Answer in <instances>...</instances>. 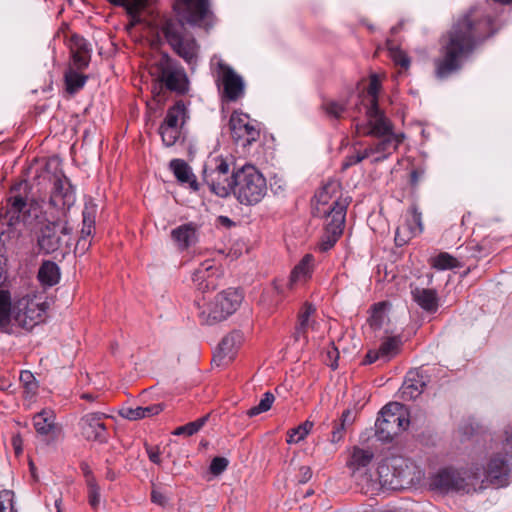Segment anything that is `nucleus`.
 I'll use <instances>...</instances> for the list:
<instances>
[{"label":"nucleus","mask_w":512,"mask_h":512,"mask_svg":"<svg viewBox=\"0 0 512 512\" xmlns=\"http://www.w3.org/2000/svg\"><path fill=\"white\" fill-rule=\"evenodd\" d=\"M19 379L20 382L23 384L27 395L33 396L36 394L38 385L34 375L30 371H22L20 373Z\"/></svg>","instance_id":"nucleus-51"},{"label":"nucleus","mask_w":512,"mask_h":512,"mask_svg":"<svg viewBox=\"0 0 512 512\" xmlns=\"http://www.w3.org/2000/svg\"><path fill=\"white\" fill-rule=\"evenodd\" d=\"M37 278L43 286L52 287L60 280L59 266L50 260L43 261L41 264Z\"/></svg>","instance_id":"nucleus-26"},{"label":"nucleus","mask_w":512,"mask_h":512,"mask_svg":"<svg viewBox=\"0 0 512 512\" xmlns=\"http://www.w3.org/2000/svg\"><path fill=\"white\" fill-rule=\"evenodd\" d=\"M402 341L399 337H389L385 339L378 348V354L381 355L384 363L391 360L400 351Z\"/></svg>","instance_id":"nucleus-35"},{"label":"nucleus","mask_w":512,"mask_h":512,"mask_svg":"<svg viewBox=\"0 0 512 512\" xmlns=\"http://www.w3.org/2000/svg\"><path fill=\"white\" fill-rule=\"evenodd\" d=\"M380 485L389 490H402L418 483L422 472L418 466L403 456L384 459L377 469Z\"/></svg>","instance_id":"nucleus-2"},{"label":"nucleus","mask_w":512,"mask_h":512,"mask_svg":"<svg viewBox=\"0 0 512 512\" xmlns=\"http://www.w3.org/2000/svg\"><path fill=\"white\" fill-rule=\"evenodd\" d=\"M274 400H275L274 395L271 392H266L263 395V398L259 401V403L255 406L251 407L248 410V412H247L248 416L254 417L263 412L268 411L271 408Z\"/></svg>","instance_id":"nucleus-49"},{"label":"nucleus","mask_w":512,"mask_h":512,"mask_svg":"<svg viewBox=\"0 0 512 512\" xmlns=\"http://www.w3.org/2000/svg\"><path fill=\"white\" fill-rule=\"evenodd\" d=\"M66 90L74 94L82 89L87 81V76L78 73L73 68H69L64 75Z\"/></svg>","instance_id":"nucleus-36"},{"label":"nucleus","mask_w":512,"mask_h":512,"mask_svg":"<svg viewBox=\"0 0 512 512\" xmlns=\"http://www.w3.org/2000/svg\"><path fill=\"white\" fill-rule=\"evenodd\" d=\"M188 118L187 109L182 100L177 101L167 110L166 116L162 124L168 127L181 128Z\"/></svg>","instance_id":"nucleus-27"},{"label":"nucleus","mask_w":512,"mask_h":512,"mask_svg":"<svg viewBox=\"0 0 512 512\" xmlns=\"http://www.w3.org/2000/svg\"><path fill=\"white\" fill-rule=\"evenodd\" d=\"M171 239L180 251L187 250L198 242V226L193 222L179 225L171 231Z\"/></svg>","instance_id":"nucleus-21"},{"label":"nucleus","mask_w":512,"mask_h":512,"mask_svg":"<svg viewBox=\"0 0 512 512\" xmlns=\"http://www.w3.org/2000/svg\"><path fill=\"white\" fill-rule=\"evenodd\" d=\"M381 89V83L376 74L371 75L369 85L367 88L366 95H363L361 104L364 107L377 106L378 105V94Z\"/></svg>","instance_id":"nucleus-37"},{"label":"nucleus","mask_w":512,"mask_h":512,"mask_svg":"<svg viewBox=\"0 0 512 512\" xmlns=\"http://www.w3.org/2000/svg\"><path fill=\"white\" fill-rule=\"evenodd\" d=\"M73 228L65 216L58 215L41 226L37 236V244L44 254L64 256L69 253L72 242Z\"/></svg>","instance_id":"nucleus-4"},{"label":"nucleus","mask_w":512,"mask_h":512,"mask_svg":"<svg viewBox=\"0 0 512 512\" xmlns=\"http://www.w3.org/2000/svg\"><path fill=\"white\" fill-rule=\"evenodd\" d=\"M363 161V156H360L359 150H354L351 154L347 155L342 162V169L346 170L353 165Z\"/></svg>","instance_id":"nucleus-58"},{"label":"nucleus","mask_w":512,"mask_h":512,"mask_svg":"<svg viewBox=\"0 0 512 512\" xmlns=\"http://www.w3.org/2000/svg\"><path fill=\"white\" fill-rule=\"evenodd\" d=\"M384 303H377L373 306L372 314L369 318L370 326L378 329L382 326L384 320Z\"/></svg>","instance_id":"nucleus-52"},{"label":"nucleus","mask_w":512,"mask_h":512,"mask_svg":"<svg viewBox=\"0 0 512 512\" xmlns=\"http://www.w3.org/2000/svg\"><path fill=\"white\" fill-rule=\"evenodd\" d=\"M243 343L244 334L240 330H233L226 335V359L235 360Z\"/></svg>","instance_id":"nucleus-34"},{"label":"nucleus","mask_w":512,"mask_h":512,"mask_svg":"<svg viewBox=\"0 0 512 512\" xmlns=\"http://www.w3.org/2000/svg\"><path fill=\"white\" fill-rule=\"evenodd\" d=\"M341 235L342 230L335 231L325 227V232L318 244L319 250L321 252H327L330 250L336 244Z\"/></svg>","instance_id":"nucleus-48"},{"label":"nucleus","mask_w":512,"mask_h":512,"mask_svg":"<svg viewBox=\"0 0 512 512\" xmlns=\"http://www.w3.org/2000/svg\"><path fill=\"white\" fill-rule=\"evenodd\" d=\"M224 293L221 291L215 297V302L210 304L209 311L202 313V317L206 324L215 325L224 319Z\"/></svg>","instance_id":"nucleus-31"},{"label":"nucleus","mask_w":512,"mask_h":512,"mask_svg":"<svg viewBox=\"0 0 512 512\" xmlns=\"http://www.w3.org/2000/svg\"><path fill=\"white\" fill-rule=\"evenodd\" d=\"M431 486L441 492L474 493L484 490L479 483V476L473 470H455L445 468L440 470L431 481Z\"/></svg>","instance_id":"nucleus-6"},{"label":"nucleus","mask_w":512,"mask_h":512,"mask_svg":"<svg viewBox=\"0 0 512 512\" xmlns=\"http://www.w3.org/2000/svg\"><path fill=\"white\" fill-rule=\"evenodd\" d=\"M70 52L91 53V48L86 39L79 35H73L70 40Z\"/></svg>","instance_id":"nucleus-55"},{"label":"nucleus","mask_w":512,"mask_h":512,"mask_svg":"<svg viewBox=\"0 0 512 512\" xmlns=\"http://www.w3.org/2000/svg\"><path fill=\"white\" fill-rule=\"evenodd\" d=\"M159 81L166 89L184 94L188 91V78L184 68L168 54H162L156 62Z\"/></svg>","instance_id":"nucleus-10"},{"label":"nucleus","mask_w":512,"mask_h":512,"mask_svg":"<svg viewBox=\"0 0 512 512\" xmlns=\"http://www.w3.org/2000/svg\"><path fill=\"white\" fill-rule=\"evenodd\" d=\"M224 471V457H215L209 467V472L213 476H218Z\"/></svg>","instance_id":"nucleus-59"},{"label":"nucleus","mask_w":512,"mask_h":512,"mask_svg":"<svg viewBox=\"0 0 512 512\" xmlns=\"http://www.w3.org/2000/svg\"><path fill=\"white\" fill-rule=\"evenodd\" d=\"M73 66L77 70H84L89 66L91 53L71 52Z\"/></svg>","instance_id":"nucleus-53"},{"label":"nucleus","mask_w":512,"mask_h":512,"mask_svg":"<svg viewBox=\"0 0 512 512\" xmlns=\"http://www.w3.org/2000/svg\"><path fill=\"white\" fill-rule=\"evenodd\" d=\"M33 424L38 434L47 436L55 429V415L51 410H42L33 417Z\"/></svg>","instance_id":"nucleus-29"},{"label":"nucleus","mask_w":512,"mask_h":512,"mask_svg":"<svg viewBox=\"0 0 512 512\" xmlns=\"http://www.w3.org/2000/svg\"><path fill=\"white\" fill-rule=\"evenodd\" d=\"M335 184L329 183L325 185L322 190L316 194L317 202L323 207H318V212H321L326 217V225L331 230H342L345 224L346 210L348 207L347 198L333 200L329 204V193L334 189Z\"/></svg>","instance_id":"nucleus-11"},{"label":"nucleus","mask_w":512,"mask_h":512,"mask_svg":"<svg viewBox=\"0 0 512 512\" xmlns=\"http://www.w3.org/2000/svg\"><path fill=\"white\" fill-rule=\"evenodd\" d=\"M458 266V260L446 252H441L432 259V267L437 270L453 269Z\"/></svg>","instance_id":"nucleus-44"},{"label":"nucleus","mask_w":512,"mask_h":512,"mask_svg":"<svg viewBox=\"0 0 512 512\" xmlns=\"http://www.w3.org/2000/svg\"><path fill=\"white\" fill-rule=\"evenodd\" d=\"M321 109L325 112V114L331 118L338 120L342 117L343 113L346 111V104L340 103L336 100L326 99L323 100L321 104Z\"/></svg>","instance_id":"nucleus-42"},{"label":"nucleus","mask_w":512,"mask_h":512,"mask_svg":"<svg viewBox=\"0 0 512 512\" xmlns=\"http://www.w3.org/2000/svg\"><path fill=\"white\" fill-rule=\"evenodd\" d=\"M315 312V308L311 305L306 303L299 315H298V326L296 328L295 332V338L296 340H299L301 336L305 337V334L308 330V328L314 329L315 322L310 321V316Z\"/></svg>","instance_id":"nucleus-33"},{"label":"nucleus","mask_w":512,"mask_h":512,"mask_svg":"<svg viewBox=\"0 0 512 512\" xmlns=\"http://www.w3.org/2000/svg\"><path fill=\"white\" fill-rule=\"evenodd\" d=\"M27 188L26 182H19L11 187L7 195L2 215L9 226L19 222L31 224L39 217L40 206L35 200L29 199Z\"/></svg>","instance_id":"nucleus-5"},{"label":"nucleus","mask_w":512,"mask_h":512,"mask_svg":"<svg viewBox=\"0 0 512 512\" xmlns=\"http://www.w3.org/2000/svg\"><path fill=\"white\" fill-rule=\"evenodd\" d=\"M378 141L373 145L376 156L371 159L372 163H379L388 159L399 147L404 139L403 134H389L377 137Z\"/></svg>","instance_id":"nucleus-20"},{"label":"nucleus","mask_w":512,"mask_h":512,"mask_svg":"<svg viewBox=\"0 0 512 512\" xmlns=\"http://www.w3.org/2000/svg\"><path fill=\"white\" fill-rule=\"evenodd\" d=\"M187 19L193 24H200L209 13L208 0H177Z\"/></svg>","instance_id":"nucleus-23"},{"label":"nucleus","mask_w":512,"mask_h":512,"mask_svg":"<svg viewBox=\"0 0 512 512\" xmlns=\"http://www.w3.org/2000/svg\"><path fill=\"white\" fill-rule=\"evenodd\" d=\"M393 61H394L395 65L399 66L400 68H402L404 70H407L411 63L409 56L401 50L396 51L393 54Z\"/></svg>","instance_id":"nucleus-57"},{"label":"nucleus","mask_w":512,"mask_h":512,"mask_svg":"<svg viewBox=\"0 0 512 512\" xmlns=\"http://www.w3.org/2000/svg\"><path fill=\"white\" fill-rule=\"evenodd\" d=\"M151 501L157 505L165 506L167 503V498L163 493L158 490H152L151 492Z\"/></svg>","instance_id":"nucleus-63"},{"label":"nucleus","mask_w":512,"mask_h":512,"mask_svg":"<svg viewBox=\"0 0 512 512\" xmlns=\"http://www.w3.org/2000/svg\"><path fill=\"white\" fill-rule=\"evenodd\" d=\"M165 39L173 51L189 65L196 62L198 46L195 39L178 20H167L162 28Z\"/></svg>","instance_id":"nucleus-7"},{"label":"nucleus","mask_w":512,"mask_h":512,"mask_svg":"<svg viewBox=\"0 0 512 512\" xmlns=\"http://www.w3.org/2000/svg\"><path fill=\"white\" fill-rule=\"evenodd\" d=\"M231 139L246 154L249 147L260 138V129L247 114L234 112L229 120Z\"/></svg>","instance_id":"nucleus-12"},{"label":"nucleus","mask_w":512,"mask_h":512,"mask_svg":"<svg viewBox=\"0 0 512 512\" xmlns=\"http://www.w3.org/2000/svg\"><path fill=\"white\" fill-rule=\"evenodd\" d=\"M373 457L374 454L369 449L354 447L350 459L347 462V466L354 474L357 471L368 467L373 460Z\"/></svg>","instance_id":"nucleus-28"},{"label":"nucleus","mask_w":512,"mask_h":512,"mask_svg":"<svg viewBox=\"0 0 512 512\" xmlns=\"http://www.w3.org/2000/svg\"><path fill=\"white\" fill-rule=\"evenodd\" d=\"M502 27L489 3L471 7L442 37L439 56L434 59L435 77L445 80L459 72L464 61Z\"/></svg>","instance_id":"nucleus-1"},{"label":"nucleus","mask_w":512,"mask_h":512,"mask_svg":"<svg viewBox=\"0 0 512 512\" xmlns=\"http://www.w3.org/2000/svg\"><path fill=\"white\" fill-rule=\"evenodd\" d=\"M229 187L236 199L245 205L259 203L267 192L265 177L253 165H244L236 170L231 176Z\"/></svg>","instance_id":"nucleus-3"},{"label":"nucleus","mask_w":512,"mask_h":512,"mask_svg":"<svg viewBox=\"0 0 512 512\" xmlns=\"http://www.w3.org/2000/svg\"><path fill=\"white\" fill-rule=\"evenodd\" d=\"M246 83L243 77L226 65V102H237L245 96Z\"/></svg>","instance_id":"nucleus-22"},{"label":"nucleus","mask_w":512,"mask_h":512,"mask_svg":"<svg viewBox=\"0 0 512 512\" xmlns=\"http://www.w3.org/2000/svg\"><path fill=\"white\" fill-rule=\"evenodd\" d=\"M426 387V377L417 370L409 371L399 389V396L404 401L418 398Z\"/></svg>","instance_id":"nucleus-19"},{"label":"nucleus","mask_w":512,"mask_h":512,"mask_svg":"<svg viewBox=\"0 0 512 512\" xmlns=\"http://www.w3.org/2000/svg\"><path fill=\"white\" fill-rule=\"evenodd\" d=\"M12 501V493L10 491L4 490L0 492V512H6L7 503H11Z\"/></svg>","instance_id":"nucleus-62"},{"label":"nucleus","mask_w":512,"mask_h":512,"mask_svg":"<svg viewBox=\"0 0 512 512\" xmlns=\"http://www.w3.org/2000/svg\"><path fill=\"white\" fill-rule=\"evenodd\" d=\"M213 75L218 87L221 102V111L224 112V62L222 59L213 58L211 61Z\"/></svg>","instance_id":"nucleus-39"},{"label":"nucleus","mask_w":512,"mask_h":512,"mask_svg":"<svg viewBox=\"0 0 512 512\" xmlns=\"http://www.w3.org/2000/svg\"><path fill=\"white\" fill-rule=\"evenodd\" d=\"M88 501L93 509H97L100 504V488L93 479L88 480Z\"/></svg>","instance_id":"nucleus-54"},{"label":"nucleus","mask_w":512,"mask_h":512,"mask_svg":"<svg viewBox=\"0 0 512 512\" xmlns=\"http://www.w3.org/2000/svg\"><path fill=\"white\" fill-rule=\"evenodd\" d=\"M180 130L181 128L178 127H168L167 125L161 124L159 127V133L163 144L166 147L173 146L180 138Z\"/></svg>","instance_id":"nucleus-46"},{"label":"nucleus","mask_w":512,"mask_h":512,"mask_svg":"<svg viewBox=\"0 0 512 512\" xmlns=\"http://www.w3.org/2000/svg\"><path fill=\"white\" fill-rule=\"evenodd\" d=\"M312 427L313 423L307 420L304 423L300 424L298 427L289 430L287 443H299L308 435Z\"/></svg>","instance_id":"nucleus-47"},{"label":"nucleus","mask_w":512,"mask_h":512,"mask_svg":"<svg viewBox=\"0 0 512 512\" xmlns=\"http://www.w3.org/2000/svg\"><path fill=\"white\" fill-rule=\"evenodd\" d=\"M107 1L114 6L124 8L127 14H133L138 9H145L149 4V0H107Z\"/></svg>","instance_id":"nucleus-45"},{"label":"nucleus","mask_w":512,"mask_h":512,"mask_svg":"<svg viewBox=\"0 0 512 512\" xmlns=\"http://www.w3.org/2000/svg\"><path fill=\"white\" fill-rule=\"evenodd\" d=\"M313 261V256L311 254H306L299 264L294 267L289 278L290 287L295 283L306 280L310 277L313 268Z\"/></svg>","instance_id":"nucleus-30"},{"label":"nucleus","mask_w":512,"mask_h":512,"mask_svg":"<svg viewBox=\"0 0 512 512\" xmlns=\"http://www.w3.org/2000/svg\"><path fill=\"white\" fill-rule=\"evenodd\" d=\"M400 411L401 406L397 403H390L382 408L381 416L377 418L375 423L376 435L379 440L390 442L395 436L407 429L409 420Z\"/></svg>","instance_id":"nucleus-9"},{"label":"nucleus","mask_w":512,"mask_h":512,"mask_svg":"<svg viewBox=\"0 0 512 512\" xmlns=\"http://www.w3.org/2000/svg\"><path fill=\"white\" fill-rule=\"evenodd\" d=\"M48 304L41 296L26 295L13 304L12 316L22 328L31 330L45 321Z\"/></svg>","instance_id":"nucleus-8"},{"label":"nucleus","mask_w":512,"mask_h":512,"mask_svg":"<svg viewBox=\"0 0 512 512\" xmlns=\"http://www.w3.org/2000/svg\"><path fill=\"white\" fill-rule=\"evenodd\" d=\"M502 450L512 459V427L505 431V439L502 445Z\"/></svg>","instance_id":"nucleus-60"},{"label":"nucleus","mask_w":512,"mask_h":512,"mask_svg":"<svg viewBox=\"0 0 512 512\" xmlns=\"http://www.w3.org/2000/svg\"><path fill=\"white\" fill-rule=\"evenodd\" d=\"M107 415L100 412L87 413L81 417L79 428L81 435L87 441L105 442L107 440V428L104 420Z\"/></svg>","instance_id":"nucleus-17"},{"label":"nucleus","mask_w":512,"mask_h":512,"mask_svg":"<svg viewBox=\"0 0 512 512\" xmlns=\"http://www.w3.org/2000/svg\"><path fill=\"white\" fill-rule=\"evenodd\" d=\"M410 214L411 216L407 220L406 225L403 226V229L408 230V237H414L423 231L422 216L415 206L410 208Z\"/></svg>","instance_id":"nucleus-41"},{"label":"nucleus","mask_w":512,"mask_h":512,"mask_svg":"<svg viewBox=\"0 0 512 512\" xmlns=\"http://www.w3.org/2000/svg\"><path fill=\"white\" fill-rule=\"evenodd\" d=\"M413 300L426 312L434 313L438 309V296L434 289L416 287L411 291Z\"/></svg>","instance_id":"nucleus-24"},{"label":"nucleus","mask_w":512,"mask_h":512,"mask_svg":"<svg viewBox=\"0 0 512 512\" xmlns=\"http://www.w3.org/2000/svg\"><path fill=\"white\" fill-rule=\"evenodd\" d=\"M365 114L367 122L363 124H356V130L359 134L374 137L396 134L393 131L392 122L379 108V105L365 107Z\"/></svg>","instance_id":"nucleus-15"},{"label":"nucleus","mask_w":512,"mask_h":512,"mask_svg":"<svg viewBox=\"0 0 512 512\" xmlns=\"http://www.w3.org/2000/svg\"><path fill=\"white\" fill-rule=\"evenodd\" d=\"M119 414L121 417L131 420V421L143 419V410H142V407H140V406L135 407V408H131V407L122 408L119 411Z\"/></svg>","instance_id":"nucleus-56"},{"label":"nucleus","mask_w":512,"mask_h":512,"mask_svg":"<svg viewBox=\"0 0 512 512\" xmlns=\"http://www.w3.org/2000/svg\"><path fill=\"white\" fill-rule=\"evenodd\" d=\"M244 300V291L240 287L226 290V315L235 313Z\"/></svg>","instance_id":"nucleus-38"},{"label":"nucleus","mask_w":512,"mask_h":512,"mask_svg":"<svg viewBox=\"0 0 512 512\" xmlns=\"http://www.w3.org/2000/svg\"><path fill=\"white\" fill-rule=\"evenodd\" d=\"M83 225L81 229V237H92L95 230V205L86 204L82 212Z\"/></svg>","instance_id":"nucleus-40"},{"label":"nucleus","mask_w":512,"mask_h":512,"mask_svg":"<svg viewBox=\"0 0 512 512\" xmlns=\"http://www.w3.org/2000/svg\"><path fill=\"white\" fill-rule=\"evenodd\" d=\"M221 275V264H217L214 259H208L202 262L194 271L192 280L199 290L205 292L216 288L217 280L221 278Z\"/></svg>","instance_id":"nucleus-18"},{"label":"nucleus","mask_w":512,"mask_h":512,"mask_svg":"<svg viewBox=\"0 0 512 512\" xmlns=\"http://www.w3.org/2000/svg\"><path fill=\"white\" fill-rule=\"evenodd\" d=\"M351 412L349 410H345L342 413L341 422L335 423L332 433H331V441L333 443L339 442L344 435L345 425L350 420Z\"/></svg>","instance_id":"nucleus-50"},{"label":"nucleus","mask_w":512,"mask_h":512,"mask_svg":"<svg viewBox=\"0 0 512 512\" xmlns=\"http://www.w3.org/2000/svg\"><path fill=\"white\" fill-rule=\"evenodd\" d=\"M52 184L49 204L58 210V214L66 216V211L74 205L76 196L70 180L59 170L50 178Z\"/></svg>","instance_id":"nucleus-13"},{"label":"nucleus","mask_w":512,"mask_h":512,"mask_svg":"<svg viewBox=\"0 0 512 512\" xmlns=\"http://www.w3.org/2000/svg\"><path fill=\"white\" fill-rule=\"evenodd\" d=\"M210 415L207 414L195 421L189 422L183 426L177 427L173 434L174 435H186V436H192L195 433H197L208 421Z\"/></svg>","instance_id":"nucleus-43"},{"label":"nucleus","mask_w":512,"mask_h":512,"mask_svg":"<svg viewBox=\"0 0 512 512\" xmlns=\"http://www.w3.org/2000/svg\"><path fill=\"white\" fill-rule=\"evenodd\" d=\"M91 244H92L91 239L80 236L76 243V250L81 251L82 253H85L86 251L89 250V248L91 247Z\"/></svg>","instance_id":"nucleus-64"},{"label":"nucleus","mask_w":512,"mask_h":512,"mask_svg":"<svg viewBox=\"0 0 512 512\" xmlns=\"http://www.w3.org/2000/svg\"><path fill=\"white\" fill-rule=\"evenodd\" d=\"M13 305L9 291L0 290V329L7 330L11 321Z\"/></svg>","instance_id":"nucleus-32"},{"label":"nucleus","mask_w":512,"mask_h":512,"mask_svg":"<svg viewBox=\"0 0 512 512\" xmlns=\"http://www.w3.org/2000/svg\"><path fill=\"white\" fill-rule=\"evenodd\" d=\"M169 166L179 182L188 183L193 190L198 189L195 175L192 173L191 168L184 160L173 159L170 161Z\"/></svg>","instance_id":"nucleus-25"},{"label":"nucleus","mask_w":512,"mask_h":512,"mask_svg":"<svg viewBox=\"0 0 512 512\" xmlns=\"http://www.w3.org/2000/svg\"><path fill=\"white\" fill-rule=\"evenodd\" d=\"M142 410L143 418H147L159 414L163 410V405L160 403L152 404L146 407H142Z\"/></svg>","instance_id":"nucleus-61"},{"label":"nucleus","mask_w":512,"mask_h":512,"mask_svg":"<svg viewBox=\"0 0 512 512\" xmlns=\"http://www.w3.org/2000/svg\"><path fill=\"white\" fill-rule=\"evenodd\" d=\"M221 142L219 139L215 141L212 151L210 152L205 166H204V177L205 181L210 187V190L220 196L224 197V186L219 182L216 183L214 175L217 174L219 177L224 173V156L220 151Z\"/></svg>","instance_id":"nucleus-16"},{"label":"nucleus","mask_w":512,"mask_h":512,"mask_svg":"<svg viewBox=\"0 0 512 512\" xmlns=\"http://www.w3.org/2000/svg\"><path fill=\"white\" fill-rule=\"evenodd\" d=\"M479 476V483L484 486L490 485L494 488H502L509 485L512 479V473L508 461L500 454H494L488 460L484 468V478L481 479V473L478 468L473 470Z\"/></svg>","instance_id":"nucleus-14"}]
</instances>
